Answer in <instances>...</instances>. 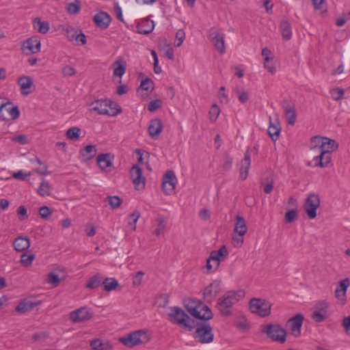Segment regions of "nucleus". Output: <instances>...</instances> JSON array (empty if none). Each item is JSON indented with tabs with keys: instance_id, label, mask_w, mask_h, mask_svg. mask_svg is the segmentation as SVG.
Here are the masks:
<instances>
[{
	"instance_id": "nucleus-7",
	"label": "nucleus",
	"mask_w": 350,
	"mask_h": 350,
	"mask_svg": "<svg viewBox=\"0 0 350 350\" xmlns=\"http://www.w3.org/2000/svg\"><path fill=\"white\" fill-rule=\"evenodd\" d=\"M271 304L265 299L252 298L250 301V309L261 317H265L271 314Z\"/></svg>"
},
{
	"instance_id": "nucleus-60",
	"label": "nucleus",
	"mask_w": 350,
	"mask_h": 350,
	"mask_svg": "<svg viewBox=\"0 0 350 350\" xmlns=\"http://www.w3.org/2000/svg\"><path fill=\"white\" fill-rule=\"evenodd\" d=\"M12 142H18L20 144L25 145L28 143L27 137L25 135H19L16 136H12L11 138Z\"/></svg>"
},
{
	"instance_id": "nucleus-18",
	"label": "nucleus",
	"mask_w": 350,
	"mask_h": 350,
	"mask_svg": "<svg viewBox=\"0 0 350 350\" xmlns=\"http://www.w3.org/2000/svg\"><path fill=\"white\" fill-rule=\"evenodd\" d=\"M210 38L212 44L217 49L220 53L224 54L226 52L224 36L220 34L215 29H211L210 32Z\"/></svg>"
},
{
	"instance_id": "nucleus-37",
	"label": "nucleus",
	"mask_w": 350,
	"mask_h": 350,
	"mask_svg": "<svg viewBox=\"0 0 350 350\" xmlns=\"http://www.w3.org/2000/svg\"><path fill=\"white\" fill-rule=\"evenodd\" d=\"M81 8V3L79 0H71L66 3V11L69 14H78Z\"/></svg>"
},
{
	"instance_id": "nucleus-11",
	"label": "nucleus",
	"mask_w": 350,
	"mask_h": 350,
	"mask_svg": "<svg viewBox=\"0 0 350 350\" xmlns=\"http://www.w3.org/2000/svg\"><path fill=\"white\" fill-rule=\"evenodd\" d=\"M304 319V315L299 313L286 321V327L291 331L293 336L299 337L301 335V328L303 325Z\"/></svg>"
},
{
	"instance_id": "nucleus-56",
	"label": "nucleus",
	"mask_w": 350,
	"mask_h": 350,
	"mask_svg": "<svg viewBox=\"0 0 350 350\" xmlns=\"http://www.w3.org/2000/svg\"><path fill=\"white\" fill-rule=\"evenodd\" d=\"M161 107V100L159 99L151 100L148 105V109L150 111H154L155 110H157Z\"/></svg>"
},
{
	"instance_id": "nucleus-23",
	"label": "nucleus",
	"mask_w": 350,
	"mask_h": 350,
	"mask_svg": "<svg viewBox=\"0 0 350 350\" xmlns=\"http://www.w3.org/2000/svg\"><path fill=\"white\" fill-rule=\"evenodd\" d=\"M251 157L249 151H246L244 154V158L240 163V178L241 180H245L248 176V171L250 167Z\"/></svg>"
},
{
	"instance_id": "nucleus-14",
	"label": "nucleus",
	"mask_w": 350,
	"mask_h": 350,
	"mask_svg": "<svg viewBox=\"0 0 350 350\" xmlns=\"http://www.w3.org/2000/svg\"><path fill=\"white\" fill-rule=\"evenodd\" d=\"M109 100L100 99L95 100L90 104V111L96 113L100 115H113L116 112L107 111V106L109 105Z\"/></svg>"
},
{
	"instance_id": "nucleus-29",
	"label": "nucleus",
	"mask_w": 350,
	"mask_h": 350,
	"mask_svg": "<svg viewBox=\"0 0 350 350\" xmlns=\"http://www.w3.org/2000/svg\"><path fill=\"white\" fill-rule=\"evenodd\" d=\"M280 131L281 126L278 121L275 120V122H273L271 118H269V126L267 132L273 141H276L279 138Z\"/></svg>"
},
{
	"instance_id": "nucleus-34",
	"label": "nucleus",
	"mask_w": 350,
	"mask_h": 350,
	"mask_svg": "<svg viewBox=\"0 0 350 350\" xmlns=\"http://www.w3.org/2000/svg\"><path fill=\"white\" fill-rule=\"evenodd\" d=\"M97 164L99 167L104 170L112 165V160L110 154H100L97 157Z\"/></svg>"
},
{
	"instance_id": "nucleus-57",
	"label": "nucleus",
	"mask_w": 350,
	"mask_h": 350,
	"mask_svg": "<svg viewBox=\"0 0 350 350\" xmlns=\"http://www.w3.org/2000/svg\"><path fill=\"white\" fill-rule=\"evenodd\" d=\"M144 275V273L142 271L135 273V275L133 276V286H139L142 283Z\"/></svg>"
},
{
	"instance_id": "nucleus-46",
	"label": "nucleus",
	"mask_w": 350,
	"mask_h": 350,
	"mask_svg": "<svg viewBox=\"0 0 350 350\" xmlns=\"http://www.w3.org/2000/svg\"><path fill=\"white\" fill-rule=\"evenodd\" d=\"M274 185V181L273 178H267L265 180H262L261 182V186L263 188V191L265 193L269 194L270 193L273 188Z\"/></svg>"
},
{
	"instance_id": "nucleus-3",
	"label": "nucleus",
	"mask_w": 350,
	"mask_h": 350,
	"mask_svg": "<svg viewBox=\"0 0 350 350\" xmlns=\"http://www.w3.org/2000/svg\"><path fill=\"white\" fill-rule=\"evenodd\" d=\"M185 308L191 315L198 319L210 320L213 316L211 310L198 300H187L185 304Z\"/></svg>"
},
{
	"instance_id": "nucleus-45",
	"label": "nucleus",
	"mask_w": 350,
	"mask_h": 350,
	"mask_svg": "<svg viewBox=\"0 0 350 350\" xmlns=\"http://www.w3.org/2000/svg\"><path fill=\"white\" fill-rule=\"evenodd\" d=\"M107 202L113 209H116L122 203V200L118 196H111L107 197Z\"/></svg>"
},
{
	"instance_id": "nucleus-13",
	"label": "nucleus",
	"mask_w": 350,
	"mask_h": 350,
	"mask_svg": "<svg viewBox=\"0 0 350 350\" xmlns=\"http://www.w3.org/2000/svg\"><path fill=\"white\" fill-rule=\"evenodd\" d=\"M40 40L38 36L31 37L22 43L21 50L27 54L38 53L40 51Z\"/></svg>"
},
{
	"instance_id": "nucleus-47",
	"label": "nucleus",
	"mask_w": 350,
	"mask_h": 350,
	"mask_svg": "<svg viewBox=\"0 0 350 350\" xmlns=\"http://www.w3.org/2000/svg\"><path fill=\"white\" fill-rule=\"evenodd\" d=\"M81 133V129L78 127H71L66 131V136L70 139H77Z\"/></svg>"
},
{
	"instance_id": "nucleus-39",
	"label": "nucleus",
	"mask_w": 350,
	"mask_h": 350,
	"mask_svg": "<svg viewBox=\"0 0 350 350\" xmlns=\"http://www.w3.org/2000/svg\"><path fill=\"white\" fill-rule=\"evenodd\" d=\"M103 289L106 291L115 290L118 286V282L115 278H107L103 282Z\"/></svg>"
},
{
	"instance_id": "nucleus-62",
	"label": "nucleus",
	"mask_w": 350,
	"mask_h": 350,
	"mask_svg": "<svg viewBox=\"0 0 350 350\" xmlns=\"http://www.w3.org/2000/svg\"><path fill=\"white\" fill-rule=\"evenodd\" d=\"M185 36V31L182 29H179L176 33V38L178 40V42H175L174 45L176 46H180L183 42L184 38Z\"/></svg>"
},
{
	"instance_id": "nucleus-50",
	"label": "nucleus",
	"mask_w": 350,
	"mask_h": 350,
	"mask_svg": "<svg viewBox=\"0 0 350 350\" xmlns=\"http://www.w3.org/2000/svg\"><path fill=\"white\" fill-rule=\"evenodd\" d=\"M16 213L21 221H24L28 218L27 210L24 205H21L17 208Z\"/></svg>"
},
{
	"instance_id": "nucleus-63",
	"label": "nucleus",
	"mask_w": 350,
	"mask_h": 350,
	"mask_svg": "<svg viewBox=\"0 0 350 350\" xmlns=\"http://www.w3.org/2000/svg\"><path fill=\"white\" fill-rule=\"evenodd\" d=\"M62 73L64 76H74L76 74V70L70 66H66L62 68Z\"/></svg>"
},
{
	"instance_id": "nucleus-53",
	"label": "nucleus",
	"mask_w": 350,
	"mask_h": 350,
	"mask_svg": "<svg viewBox=\"0 0 350 350\" xmlns=\"http://www.w3.org/2000/svg\"><path fill=\"white\" fill-rule=\"evenodd\" d=\"M220 110L219 107L216 104H213L209 111L210 119L211 120L215 121L217 119Z\"/></svg>"
},
{
	"instance_id": "nucleus-21",
	"label": "nucleus",
	"mask_w": 350,
	"mask_h": 350,
	"mask_svg": "<svg viewBox=\"0 0 350 350\" xmlns=\"http://www.w3.org/2000/svg\"><path fill=\"white\" fill-rule=\"evenodd\" d=\"M319 154L314 157V167L322 168L332 167L333 165L331 154L318 152Z\"/></svg>"
},
{
	"instance_id": "nucleus-38",
	"label": "nucleus",
	"mask_w": 350,
	"mask_h": 350,
	"mask_svg": "<svg viewBox=\"0 0 350 350\" xmlns=\"http://www.w3.org/2000/svg\"><path fill=\"white\" fill-rule=\"evenodd\" d=\"M80 154L85 159H92L96 154V147L94 145H88L80 150Z\"/></svg>"
},
{
	"instance_id": "nucleus-32",
	"label": "nucleus",
	"mask_w": 350,
	"mask_h": 350,
	"mask_svg": "<svg viewBox=\"0 0 350 350\" xmlns=\"http://www.w3.org/2000/svg\"><path fill=\"white\" fill-rule=\"evenodd\" d=\"M40 301L38 302H32L30 301H21L18 306L16 307V311L19 313H25L28 311L33 310V308L38 305Z\"/></svg>"
},
{
	"instance_id": "nucleus-58",
	"label": "nucleus",
	"mask_w": 350,
	"mask_h": 350,
	"mask_svg": "<svg viewBox=\"0 0 350 350\" xmlns=\"http://www.w3.org/2000/svg\"><path fill=\"white\" fill-rule=\"evenodd\" d=\"M152 84L153 81L150 78H146L141 81L140 88L144 90L148 91L152 88Z\"/></svg>"
},
{
	"instance_id": "nucleus-22",
	"label": "nucleus",
	"mask_w": 350,
	"mask_h": 350,
	"mask_svg": "<svg viewBox=\"0 0 350 350\" xmlns=\"http://www.w3.org/2000/svg\"><path fill=\"white\" fill-rule=\"evenodd\" d=\"M228 255V250L226 245H222L218 250H213L210 254V259L215 262L214 270H217L220 262L224 260Z\"/></svg>"
},
{
	"instance_id": "nucleus-35",
	"label": "nucleus",
	"mask_w": 350,
	"mask_h": 350,
	"mask_svg": "<svg viewBox=\"0 0 350 350\" xmlns=\"http://www.w3.org/2000/svg\"><path fill=\"white\" fill-rule=\"evenodd\" d=\"M280 28L282 38L286 40H290L292 37V29L290 23L288 21H282Z\"/></svg>"
},
{
	"instance_id": "nucleus-26",
	"label": "nucleus",
	"mask_w": 350,
	"mask_h": 350,
	"mask_svg": "<svg viewBox=\"0 0 350 350\" xmlns=\"http://www.w3.org/2000/svg\"><path fill=\"white\" fill-rule=\"evenodd\" d=\"M18 83L21 87V93L23 95H28L31 93L30 88L33 85V80L30 77L23 76L18 80Z\"/></svg>"
},
{
	"instance_id": "nucleus-15",
	"label": "nucleus",
	"mask_w": 350,
	"mask_h": 350,
	"mask_svg": "<svg viewBox=\"0 0 350 350\" xmlns=\"http://www.w3.org/2000/svg\"><path fill=\"white\" fill-rule=\"evenodd\" d=\"M64 31L65 36L69 41L75 40L81 45L86 44V36L81 30L76 29L68 25L65 27Z\"/></svg>"
},
{
	"instance_id": "nucleus-20",
	"label": "nucleus",
	"mask_w": 350,
	"mask_h": 350,
	"mask_svg": "<svg viewBox=\"0 0 350 350\" xmlns=\"http://www.w3.org/2000/svg\"><path fill=\"white\" fill-rule=\"evenodd\" d=\"M218 281H214L204 288L203 296L206 302H211L217 296L220 291Z\"/></svg>"
},
{
	"instance_id": "nucleus-36",
	"label": "nucleus",
	"mask_w": 350,
	"mask_h": 350,
	"mask_svg": "<svg viewBox=\"0 0 350 350\" xmlns=\"http://www.w3.org/2000/svg\"><path fill=\"white\" fill-rule=\"evenodd\" d=\"M154 21L142 22L137 26V32L141 34H148L153 31Z\"/></svg>"
},
{
	"instance_id": "nucleus-54",
	"label": "nucleus",
	"mask_w": 350,
	"mask_h": 350,
	"mask_svg": "<svg viewBox=\"0 0 350 350\" xmlns=\"http://www.w3.org/2000/svg\"><path fill=\"white\" fill-rule=\"evenodd\" d=\"M349 285L350 280L349 278H345L339 282L338 286L336 288L340 289L342 294H346L347 288Z\"/></svg>"
},
{
	"instance_id": "nucleus-10",
	"label": "nucleus",
	"mask_w": 350,
	"mask_h": 350,
	"mask_svg": "<svg viewBox=\"0 0 350 350\" xmlns=\"http://www.w3.org/2000/svg\"><path fill=\"white\" fill-rule=\"evenodd\" d=\"M20 116V111L17 106H14L11 102L2 103L0 105V119L8 121L16 120Z\"/></svg>"
},
{
	"instance_id": "nucleus-33",
	"label": "nucleus",
	"mask_w": 350,
	"mask_h": 350,
	"mask_svg": "<svg viewBox=\"0 0 350 350\" xmlns=\"http://www.w3.org/2000/svg\"><path fill=\"white\" fill-rule=\"evenodd\" d=\"M90 346L92 350H111L112 349V346L109 342H103L99 338L91 340Z\"/></svg>"
},
{
	"instance_id": "nucleus-61",
	"label": "nucleus",
	"mask_w": 350,
	"mask_h": 350,
	"mask_svg": "<svg viewBox=\"0 0 350 350\" xmlns=\"http://www.w3.org/2000/svg\"><path fill=\"white\" fill-rule=\"evenodd\" d=\"M243 236L240 234H236L232 236V244L234 247H239L243 243Z\"/></svg>"
},
{
	"instance_id": "nucleus-4",
	"label": "nucleus",
	"mask_w": 350,
	"mask_h": 350,
	"mask_svg": "<svg viewBox=\"0 0 350 350\" xmlns=\"http://www.w3.org/2000/svg\"><path fill=\"white\" fill-rule=\"evenodd\" d=\"M311 150L317 152L332 154L338 148V143L332 139L320 135L311 137Z\"/></svg>"
},
{
	"instance_id": "nucleus-52",
	"label": "nucleus",
	"mask_w": 350,
	"mask_h": 350,
	"mask_svg": "<svg viewBox=\"0 0 350 350\" xmlns=\"http://www.w3.org/2000/svg\"><path fill=\"white\" fill-rule=\"evenodd\" d=\"M297 212L296 210H290L285 214V221L286 223H292L297 219Z\"/></svg>"
},
{
	"instance_id": "nucleus-28",
	"label": "nucleus",
	"mask_w": 350,
	"mask_h": 350,
	"mask_svg": "<svg viewBox=\"0 0 350 350\" xmlns=\"http://www.w3.org/2000/svg\"><path fill=\"white\" fill-rule=\"evenodd\" d=\"M284 116L286 122L289 125L293 126L296 122V112L295 106L291 104H287L284 106Z\"/></svg>"
},
{
	"instance_id": "nucleus-27",
	"label": "nucleus",
	"mask_w": 350,
	"mask_h": 350,
	"mask_svg": "<svg viewBox=\"0 0 350 350\" xmlns=\"http://www.w3.org/2000/svg\"><path fill=\"white\" fill-rule=\"evenodd\" d=\"M13 246L17 252L25 251L30 247V240L27 237H18L14 240Z\"/></svg>"
},
{
	"instance_id": "nucleus-9",
	"label": "nucleus",
	"mask_w": 350,
	"mask_h": 350,
	"mask_svg": "<svg viewBox=\"0 0 350 350\" xmlns=\"http://www.w3.org/2000/svg\"><path fill=\"white\" fill-rule=\"evenodd\" d=\"M321 204L320 197L318 194L310 193L307 196L304 205L305 212L309 219H312L317 217V210Z\"/></svg>"
},
{
	"instance_id": "nucleus-44",
	"label": "nucleus",
	"mask_w": 350,
	"mask_h": 350,
	"mask_svg": "<svg viewBox=\"0 0 350 350\" xmlns=\"http://www.w3.org/2000/svg\"><path fill=\"white\" fill-rule=\"evenodd\" d=\"M114 66L116 67L113 70V75L121 78L125 73L126 66L119 60L114 62Z\"/></svg>"
},
{
	"instance_id": "nucleus-25",
	"label": "nucleus",
	"mask_w": 350,
	"mask_h": 350,
	"mask_svg": "<svg viewBox=\"0 0 350 350\" xmlns=\"http://www.w3.org/2000/svg\"><path fill=\"white\" fill-rule=\"evenodd\" d=\"M162 130L163 124L160 119L155 118L150 121L148 126V133L152 139H157Z\"/></svg>"
},
{
	"instance_id": "nucleus-2",
	"label": "nucleus",
	"mask_w": 350,
	"mask_h": 350,
	"mask_svg": "<svg viewBox=\"0 0 350 350\" xmlns=\"http://www.w3.org/2000/svg\"><path fill=\"white\" fill-rule=\"evenodd\" d=\"M170 310L171 312H170L167 316L171 322L177 324L182 328L189 332L192 331L195 328L196 323L194 320L191 319L182 308L178 306H174L170 308Z\"/></svg>"
},
{
	"instance_id": "nucleus-40",
	"label": "nucleus",
	"mask_w": 350,
	"mask_h": 350,
	"mask_svg": "<svg viewBox=\"0 0 350 350\" xmlns=\"http://www.w3.org/2000/svg\"><path fill=\"white\" fill-rule=\"evenodd\" d=\"M37 192L41 196H49L51 194V185H50L49 183L46 180H43L40 183V185L37 190Z\"/></svg>"
},
{
	"instance_id": "nucleus-16",
	"label": "nucleus",
	"mask_w": 350,
	"mask_h": 350,
	"mask_svg": "<svg viewBox=\"0 0 350 350\" xmlns=\"http://www.w3.org/2000/svg\"><path fill=\"white\" fill-rule=\"evenodd\" d=\"M92 318V313L87 307L78 308L70 314V319L74 323H81L90 320Z\"/></svg>"
},
{
	"instance_id": "nucleus-51",
	"label": "nucleus",
	"mask_w": 350,
	"mask_h": 350,
	"mask_svg": "<svg viewBox=\"0 0 350 350\" xmlns=\"http://www.w3.org/2000/svg\"><path fill=\"white\" fill-rule=\"evenodd\" d=\"M330 93L334 100H338L343 97L345 91L342 88H337L332 90Z\"/></svg>"
},
{
	"instance_id": "nucleus-17",
	"label": "nucleus",
	"mask_w": 350,
	"mask_h": 350,
	"mask_svg": "<svg viewBox=\"0 0 350 350\" xmlns=\"http://www.w3.org/2000/svg\"><path fill=\"white\" fill-rule=\"evenodd\" d=\"M327 308L328 304L325 301H319L315 305L312 319L317 323L323 322L326 319Z\"/></svg>"
},
{
	"instance_id": "nucleus-59",
	"label": "nucleus",
	"mask_w": 350,
	"mask_h": 350,
	"mask_svg": "<svg viewBox=\"0 0 350 350\" xmlns=\"http://www.w3.org/2000/svg\"><path fill=\"white\" fill-rule=\"evenodd\" d=\"M60 282L59 278L58 275L50 273L48 275V282L51 284L53 285L54 286H57Z\"/></svg>"
},
{
	"instance_id": "nucleus-48",
	"label": "nucleus",
	"mask_w": 350,
	"mask_h": 350,
	"mask_svg": "<svg viewBox=\"0 0 350 350\" xmlns=\"http://www.w3.org/2000/svg\"><path fill=\"white\" fill-rule=\"evenodd\" d=\"M165 226H166L165 219L163 217H159L158 218V224H157V228L154 232L155 234L157 236L160 235L164 231Z\"/></svg>"
},
{
	"instance_id": "nucleus-1",
	"label": "nucleus",
	"mask_w": 350,
	"mask_h": 350,
	"mask_svg": "<svg viewBox=\"0 0 350 350\" xmlns=\"http://www.w3.org/2000/svg\"><path fill=\"white\" fill-rule=\"evenodd\" d=\"M242 291H229L218 298L216 304L217 309L223 317H229L232 314L231 308L243 297Z\"/></svg>"
},
{
	"instance_id": "nucleus-43",
	"label": "nucleus",
	"mask_w": 350,
	"mask_h": 350,
	"mask_svg": "<svg viewBox=\"0 0 350 350\" xmlns=\"http://www.w3.org/2000/svg\"><path fill=\"white\" fill-rule=\"evenodd\" d=\"M102 282V277L100 275H96L92 277L86 284V288L94 289L98 288Z\"/></svg>"
},
{
	"instance_id": "nucleus-19",
	"label": "nucleus",
	"mask_w": 350,
	"mask_h": 350,
	"mask_svg": "<svg viewBox=\"0 0 350 350\" xmlns=\"http://www.w3.org/2000/svg\"><path fill=\"white\" fill-rule=\"evenodd\" d=\"M130 175L135 187L145 186L146 179L142 175V170L137 165H133L130 170Z\"/></svg>"
},
{
	"instance_id": "nucleus-42",
	"label": "nucleus",
	"mask_w": 350,
	"mask_h": 350,
	"mask_svg": "<svg viewBox=\"0 0 350 350\" xmlns=\"http://www.w3.org/2000/svg\"><path fill=\"white\" fill-rule=\"evenodd\" d=\"M35 257L33 254L23 253L21 256L20 262L23 267H28L31 265Z\"/></svg>"
},
{
	"instance_id": "nucleus-8",
	"label": "nucleus",
	"mask_w": 350,
	"mask_h": 350,
	"mask_svg": "<svg viewBox=\"0 0 350 350\" xmlns=\"http://www.w3.org/2000/svg\"><path fill=\"white\" fill-rule=\"evenodd\" d=\"M213 329L208 323H198L193 338L200 343H209L213 340Z\"/></svg>"
},
{
	"instance_id": "nucleus-55",
	"label": "nucleus",
	"mask_w": 350,
	"mask_h": 350,
	"mask_svg": "<svg viewBox=\"0 0 350 350\" xmlns=\"http://www.w3.org/2000/svg\"><path fill=\"white\" fill-rule=\"evenodd\" d=\"M39 215L43 219H47L51 215L53 211L47 206H41L38 211Z\"/></svg>"
},
{
	"instance_id": "nucleus-49",
	"label": "nucleus",
	"mask_w": 350,
	"mask_h": 350,
	"mask_svg": "<svg viewBox=\"0 0 350 350\" xmlns=\"http://www.w3.org/2000/svg\"><path fill=\"white\" fill-rule=\"evenodd\" d=\"M109 103V105H108L107 106V111H111L113 113L117 111V113H116L115 114L109 115V116H116L122 112V108L118 104L110 100Z\"/></svg>"
},
{
	"instance_id": "nucleus-24",
	"label": "nucleus",
	"mask_w": 350,
	"mask_h": 350,
	"mask_svg": "<svg viewBox=\"0 0 350 350\" xmlns=\"http://www.w3.org/2000/svg\"><path fill=\"white\" fill-rule=\"evenodd\" d=\"M93 20L98 27L103 29H107L111 23L110 16L105 12L97 13Z\"/></svg>"
},
{
	"instance_id": "nucleus-31",
	"label": "nucleus",
	"mask_w": 350,
	"mask_h": 350,
	"mask_svg": "<svg viewBox=\"0 0 350 350\" xmlns=\"http://www.w3.org/2000/svg\"><path fill=\"white\" fill-rule=\"evenodd\" d=\"M234 232L240 235H245L247 232V226L245 219L240 215L236 217Z\"/></svg>"
},
{
	"instance_id": "nucleus-12",
	"label": "nucleus",
	"mask_w": 350,
	"mask_h": 350,
	"mask_svg": "<svg viewBox=\"0 0 350 350\" xmlns=\"http://www.w3.org/2000/svg\"><path fill=\"white\" fill-rule=\"evenodd\" d=\"M176 183L177 178L174 172L172 170H167L163 178L162 182V188L164 193L167 195L172 194L176 189Z\"/></svg>"
},
{
	"instance_id": "nucleus-5",
	"label": "nucleus",
	"mask_w": 350,
	"mask_h": 350,
	"mask_svg": "<svg viewBox=\"0 0 350 350\" xmlns=\"http://www.w3.org/2000/svg\"><path fill=\"white\" fill-rule=\"evenodd\" d=\"M150 339L148 331L146 329H138L132 332L127 335L120 337L119 342L125 347L132 348L135 346L145 344Z\"/></svg>"
},
{
	"instance_id": "nucleus-30",
	"label": "nucleus",
	"mask_w": 350,
	"mask_h": 350,
	"mask_svg": "<svg viewBox=\"0 0 350 350\" xmlns=\"http://www.w3.org/2000/svg\"><path fill=\"white\" fill-rule=\"evenodd\" d=\"M32 23L33 28L40 33L46 34L49 30V23L47 21H42L38 17L33 18Z\"/></svg>"
},
{
	"instance_id": "nucleus-41",
	"label": "nucleus",
	"mask_w": 350,
	"mask_h": 350,
	"mask_svg": "<svg viewBox=\"0 0 350 350\" xmlns=\"http://www.w3.org/2000/svg\"><path fill=\"white\" fill-rule=\"evenodd\" d=\"M140 217V213L138 211H134L129 215L127 227L131 231H135L136 229V223Z\"/></svg>"
},
{
	"instance_id": "nucleus-6",
	"label": "nucleus",
	"mask_w": 350,
	"mask_h": 350,
	"mask_svg": "<svg viewBox=\"0 0 350 350\" xmlns=\"http://www.w3.org/2000/svg\"><path fill=\"white\" fill-rule=\"evenodd\" d=\"M262 332L273 341L281 344L285 342L286 339V332L279 324H267L263 325Z\"/></svg>"
},
{
	"instance_id": "nucleus-64",
	"label": "nucleus",
	"mask_w": 350,
	"mask_h": 350,
	"mask_svg": "<svg viewBox=\"0 0 350 350\" xmlns=\"http://www.w3.org/2000/svg\"><path fill=\"white\" fill-rule=\"evenodd\" d=\"M342 325L344 326L347 334L350 335V316L346 317L343 319Z\"/></svg>"
}]
</instances>
